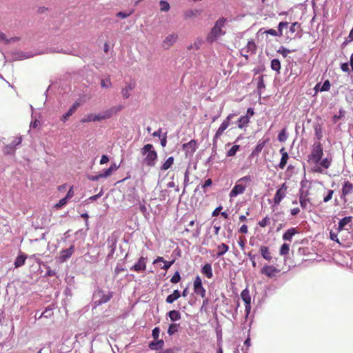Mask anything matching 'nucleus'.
Listing matches in <instances>:
<instances>
[{
	"label": "nucleus",
	"mask_w": 353,
	"mask_h": 353,
	"mask_svg": "<svg viewBox=\"0 0 353 353\" xmlns=\"http://www.w3.org/2000/svg\"><path fill=\"white\" fill-rule=\"evenodd\" d=\"M201 272L208 279H211L213 276L212 265L210 263H205L202 265Z\"/></svg>",
	"instance_id": "nucleus-26"
},
{
	"label": "nucleus",
	"mask_w": 353,
	"mask_h": 353,
	"mask_svg": "<svg viewBox=\"0 0 353 353\" xmlns=\"http://www.w3.org/2000/svg\"><path fill=\"white\" fill-rule=\"evenodd\" d=\"M314 134L318 140H321L323 137V130L321 125L316 124L314 127Z\"/></svg>",
	"instance_id": "nucleus-45"
},
{
	"label": "nucleus",
	"mask_w": 353,
	"mask_h": 353,
	"mask_svg": "<svg viewBox=\"0 0 353 353\" xmlns=\"http://www.w3.org/2000/svg\"><path fill=\"white\" fill-rule=\"evenodd\" d=\"M353 192V184L349 181H345L342 189L341 199L345 203L347 201L346 196Z\"/></svg>",
	"instance_id": "nucleus-13"
},
{
	"label": "nucleus",
	"mask_w": 353,
	"mask_h": 353,
	"mask_svg": "<svg viewBox=\"0 0 353 353\" xmlns=\"http://www.w3.org/2000/svg\"><path fill=\"white\" fill-rule=\"evenodd\" d=\"M257 79H258V81H257V92H258V94H259V97H261V90L265 89V84L264 80H263V75H260L257 78Z\"/></svg>",
	"instance_id": "nucleus-39"
},
{
	"label": "nucleus",
	"mask_w": 353,
	"mask_h": 353,
	"mask_svg": "<svg viewBox=\"0 0 353 353\" xmlns=\"http://www.w3.org/2000/svg\"><path fill=\"white\" fill-rule=\"evenodd\" d=\"M164 341L163 339H154L148 343V347L151 350L159 351L162 350L164 346Z\"/></svg>",
	"instance_id": "nucleus-22"
},
{
	"label": "nucleus",
	"mask_w": 353,
	"mask_h": 353,
	"mask_svg": "<svg viewBox=\"0 0 353 353\" xmlns=\"http://www.w3.org/2000/svg\"><path fill=\"white\" fill-rule=\"evenodd\" d=\"M323 156V148L321 142H315L312 145V152L308 155V161H312L315 164L322 159Z\"/></svg>",
	"instance_id": "nucleus-5"
},
{
	"label": "nucleus",
	"mask_w": 353,
	"mask_h": 353,
	"mask_svg": "<svg viewBox=\"0 0 353 353\" xmlns=\"http://www.w3.org/2000/svg\"><path fill=\"white\" fill-rule=\"evenodd\" d=\"M345 111L343 108L339 109V114H336L332 117V121L334 123H337L340 119L345 117Z\"/></svg>",
	"instance_id": "nucleus-46"
},
{
	"label": "nucleus",
	"mask_w": 353,
	"mask_h": 353,
	"mask_svg": "<svg viewBox=\"0 0 353 353\" xmlns=\"http://www.w3.org/2000/svg\"><path fill=\"white\" fill-rule=\"evenodd\" d=\"M259 252L264 259L268 261H270L272 259L271 253L270 252V249L268 247L265 245L261 246L259 249Z\"/></svg>",
	"instance_id": "nucleus-32"
},
{
	"label": "nucleus",
	"mask_w": 353,
	"mask_h": 353,
	"mask_svg": "<svg viewBox=\"0 0 353 353\" xmlns=\"http://www.w3.org/2000/svg\"><path fill=\"white\" fill-rule=\"evenodd\" d=\"M212 180L211 179H208L205 181L204 183L201 185V188L204 193L207 192V188L212 185Z\"/></svg>",
	"instance_id": "nucleus-58"
},
{
	"label": "nucleus",
	"mask_w": 353,
	"mask_h": 353,
	"mask_svg": "<svg viewBox=\"0 0 353 353\" xmlns=\"http://www.w3.org/2000/svg\"><path fill=\"white\" fill-rule=\"evenodd\" d=\"M237 123L238 128L243 129L250 123V120L247 116L242 115L239 118Z\"/></svg>",
	"instance_id": "nucleus-37"
},
{
	"label": "nucleus",
	"mask_w": 353,
	"mask_h": 353,
	"mask_svg": "<svg viewBox=\"0 0 353 353\" xmlns=\"http://www.w3.org/2000/svg\"><path fill=\"white\" fill-rule=\"evenodd\" d=\"M288 159H289V154H283V156H281V158L280 162L278 165V167L280 169H284L285 167L286 166Z\"/></svg>",
	"instance_id": "nucleus-48"
},
{
	"label": "nucleus",
	"mask_w": 353,
	"mask_h": 353,
	"mask_svg": "<svg viewBox=\"0 0 353 353\" xmlns=\"http://www.w3.org/2000/svg\"><path fill=\"white\" fill-rule=\"evenodd\" d=\"M236 116V114L231 113L229 114L226 119L221 123L219 128L217 129L214 137H213V143H212V150L214 153L217 150V139L221 137L223 134V132L228 128V126L231 124L232 119Z\"/></svg>",
	"instance_id": "nucleus-4"
},
{
	"label": "nucleus",
	"mask_w": 353,
	"mask_h": 353,
	"mask_svg": "<svg viewBox=\"0 0 353 353\" xmlns=\"http://www.w3.org/2000/svg\"><path fill=\"white\" fill-rule=\"evenodd\" d=\"M68 202V200L64 196L57 203L54 205V208L57 209H60L65 205H66Z\"/></svg>",
	"instance_id": "nucleus-57"
},
{
	"label": "nucleus",
	"mask_w": 353,
	"mask_h": 353,
	"mask_svg": "<svg viewBox=\"0 0 353 353\" xmlns=\"http://www.w3.org/2000/svg\"><path fill=\"white\" fill-rule=\"evenodd\" d=\"M146 259L147 258H145V257L141 256L139 259L138 261L136 262L130 268V270L137 272H142L145 271V268H146V264H145Z\"/></svg>",
	"instance_id": "nucleus-17"
},
{
	"label": "nucleus",
	"mask_w": 353,
	"mask_h": 353,
	"mask_svg": "<svg viewBox=\"0 0 353 353\" xmlns=\"http://www.w3.org/2000/svg\"><path fill=\"white\" fill-rule=\"evenodd\" d=\"M218 249L219 251L216 253V256L217 258H219L224 255L228 251L229 246L225 243H222L218 246Z\"/></svg>",
	"instance_id": "nucleus-38"
},
{
	"label": "nucleus",
	"mask_w": 353,
	"mask_h": 353,
	"mask_svg": "<svg viewBox=\"0 0 353 353\" xmlns=\"http://www.w3.org/2000/svg\"><path fill=\"white\" fill-rule=\"evenodd\" d=\"M181 279V274L179 271H176L170 279L172 283H178Z\"/></svg>",
	"instance_id": "nucleus-54"
},
{
	"label": "nucleus",
	"mask_w": 353,
	"mask_h": 353,
	"mask_svg": "<svg viewBox=\"0 0 353 353\" xmlns=\"http://www.w3.org/2000/svg\"><path fill=\"white\" fill-rule=\"evenodd\" d=\"M112 296V292L103 290L97 288V289L94 290L92 296V304L94 307H97L103 303H108Z\"/></svg>",
	"instance_id": "nucleus-3"
},
{
	"label": "nucleus",
	"mask_w": 353,
	"mask_h": 353,
	"mask_svg": "<svg viewBox=\"0 0 353 353\" xmlns=\"http://www.w3.org/2000/svg\"><path fill=\"white\" fill-rule=\"evenodd\" d=\"M173 163H174V157H170L162 164V165L161 167V170L163 171H165V170H168L169 168H170L172 167V165H173Z\"/></svg>",
	"instance_id": "nucleus-41"
},
{
	"label": "nucleus",
	"mask_w": 353,
	"mask_h": 353,
	"mask_svg": "<svg viewBox=\"0 0 353 353\" xmlns=\"http://www.w3.org/2000/svg\"><path fill=\"white\" fill-rule=\"evenodd\" d=\"M182 148L185 151L186 156L192 155L198 148V143L195 139H191L189 142L183 143Z\"/></svg>",
	"instance_id": "nucleus-11"
},
{
	"label": "nucleus",
	"mask_w": 353,
	"mask_h": 353,
	"mask_svg": "<svg viewBox=\"0 0 353 353\" xmlns=\"http://www.w3.org/2000/svg\"><path fill=\"white\" fill-rule=\"evenodd\" d=\"M189 175H190V171H189V169L188 168L184 173V180H183L184 188H183V193L185 192V188L189 185Z\"/></svg>",
	"instance_id": "nucleus-55"
},
{
	"label": "nucleus",
	"mask_w": 353,
	"mask_h": 353,
	"mask_svg": "<svg viewBox=\"0 0 353 353\" xmlns=\"http://www.w3.org/2000/svg\"><path fill=\"white\" fill-rule=\"evenodd\" d=\"M270 218L268 216H265L264 217L261 221H260L259 222V225L261 227V228H265L266 227L268 224H270Z\"/></svg>",
	"instance_id": "nucleus-61"
},
{
	"label": "nucleus",
	"mask_w": 353,
	"mask_h": 353,
	"mask_svg": "<svg viewBox=\"0 0 353 353\" xmlns=\"http://www.w3.org/2000/svg\"><path fill=\"white\" fill-rule=\"evenodd\" d=\"M241 298L244 303L251 302V296L250 295V292L248 288L242 290L241 292Z\"/></svg>",
	"instance_id": "nucleus-40"
},
{
	"label": "nucleus",
	"mask_w": 353,
	"mask_h": 353,
	"mask_svg": "<svg viewBox=\"0 0 353 353\" xmlns=\"http://www.w3.org/2000/svg\"><path fill=\"white\" fill-rule=\"evenodd\" d=\"M350 65V61L341 63L340 64V68L343 72L350 73V69L349 68Z\"/></svg>",
	"instance_id": "nucleus-59"
},
{
	"label": "nucleus",
	"mask_w": 353,
	"mask_h": 353,
	"mask_svg": "<svg viewBox=\"0 0 353 353\" xmlns=\"http://www.w3.org/2000/svg\"><path fill=\"white\" fill-rule=\"evenodd\" d=\"M117 239L114 234L108 236L107 239L108 249L109 250V252L106 256V260L110 261L113 259L114 254L116 250Z\"/></svg>",
	"instance_id": "nucleus-7"
},
{
	"label": "nucleus",
	"mask_w": 353,
	"mask_h": 353,
	"mask_svg": "<svg viewBox=\"0 0 353 353\" xmlns=\"http://www.w3.org/2000/svg\"><path fill=\"white\" fill-rule=\"evenodd\" d=\"M226 19L224 17L219 18L215 23L214 26L212 28L210 32L207 36V41L209 43H213L216 41L219 37L223 36L225 32L222 30V28L225 26Z\"/></svg>",
	"instance_id": "nucleus-2"
},
{
	"label": "nucleus",
	"mask_w": 353,
	"mask_h": 353,
	"mask_svg": "<svg viewBox=\"0 0 353 353\" xmlns=\"http://www.w3.org/2000/svg\"><path fill=\"white\" fill-rule=\"evenodd\" d=\"M332 163V159H329L327 157L321 159L319 162H318V164L320 165V166H317L314 168V171L317 173L323 174L324 173V169H327L330 168Z\"/></svg>",
	"instance_id": "nucleus-16"
},
{
	"label": "nucleus",
	"mask_w": 353,
	"mask_h": 353,
	"mask_svg": "<svg viewBox=\"0 0 353 353\" xmlns=\"http://www.w3.org/2000/svg\"><path fill=\"white\" fill-rule=\"evenodd\" d=\"M34 54L31 52H24L22 51H17L13 53V59L23 60L26 59L31 58Z\"/></svg>",
	"instance_id": "nucleus-29"
},
{
	"label": "nucleus",
	"mask_w": 353,
	"mask_h": 353,
	"mask_svg": "<svg viewBox=\"0 0 353 353\" xmlns=\"http://www.w3.org/2000/svg\"><path fill=\"white\" fill-rule=\"evenodd\" d=\"M285 194H286V192L277 189L276 191L274 197L273 199L274 205H279V203L281 202V201L285 196Z\"/></svg>",
	"instance_id": "nucleus-31"
},
{
	"label": "nucleus",
	"mask_w": 353,
	"mask_h": 353,
	"mask_svg": "<svg viewBox=\"0 0 353 353\" xmlns=\"http://www.w3.org/2000/svg\"><path fill=\"white\" fill-rule=\"evenodd\" d=\"M28 255L26 254L19 251V254L14 261V268H19L23 266L25 264Z\"/></svg>",
	"instance_id": "nucleus-23"
},
{
	"label": "nucleus",
	"mask_w": 353,
	"mask_h": 353,
	"mask_svg": "<svg viewBox=\"0 0 353 353\" xmlns=\"http://www.w3.org/2000/svg\"><path fill=\"white\" fill-rule=\"evenodd\" d=\"M288 138V133L287 132V128L284 127L281 130V131L279 132L277 139L278 141L281 143L285 142L286 140Z\"/></svg>",
	"instance_id": "nucleus-36"
},
{
	"label": "nucleus",
	"mask_w": 353,
	"mask_h": 353,
	"mask_svg": "<svg viewBox=\"0 0 353 353\" xmlns=\"http://www.w3.org/2000/svg\"><path fill=\"white\" fill-rule=\"evenodd\" d=\"M290 251V245L289 244L284 243L281 245L279 249V254L281 256H285L288 254Z\"/></svg>",
	"instance_id": "nucleus-49"
},
{
	"label": "nucleus",
	"mask_w": 353,
	"mask_h": 353,
	"mask_svg": "<svg viewBox=\"0 0 353 353\" xmlns=\"http://www.w3.org/2000/svg\"><path fill=\"white\" fill-rule=\"evenodd\" d=\"M280 270L273 265H265L261 270V273L265 274L269 278H272L276 273H279Z\"/></svg>",
	"instance_id": "nucleus-19"
},
{
	"label": "nucleus",
	"mask_w": 353,
	"mask_h": 353,
	"mask_svg": "<svg viewBox=\"0 0 353 353\" xmlns=\"http://www.w3.org/2000/svg\"><path fill=\"white\" fill-rule=\"evenodd\" d=\"M194 292L204 298L206 294V290L203 286L202 279L200 276L197 275L193 282Z\"/></svg>",
	"instance_id": "nucleus-8"
},
{
	"label": "nucleus",
	"mask_w": 353,
	"mask_h": 353,
	"mask_svg": "<svg viewBox=\"0 0 353 353\" xmlns=\"http://www.w3.org/2000/svg\"><path fill=\"white\" fill-rule=\"evenodd\" d=\"M247 52L254 54L256 50V45L254 40L251 39L248 41L246 46Z\"/></svg>",
	"instance_id": "nucleus-43"
},
{
	"label": "nucleus",
	"mask_w": 353,
	"mask_h": 353,
	"mask_svg": "<svg viewBox=\"0 0 353 353\" xmlns=\"http://www.w3.org/2000/svg\"><path fill=\"white\" fill-rule=\"evenodd\" d=\"M333 194H334V190H328L327 191L326 195L323 196V202L327 203L329 201H330L332 198Z\"/></svg>",
	"instance_id": "nucleus-60"
},
{
	"label": "nucleus",
	"mask_w": 353,
	"mask_h": 353,
	"mask_svg": "<svg viewBox=\"0 0 353 353\" xmlns=\"http://www.w3.org/2000/svg\"><path fill=\"white\" fill-rule=\"evenodd\" d=\"M22 137H15L10 144H7L3 148L5 154H14L18 146L21 144Z\"/></svg>",
	"instance_id": "nucleus-6"
},
{
	"label": "nucleus",
	"mask_w": 353,
	"mask_h": 353,
	"mask_svg": "<svg viewBox=\"0 0 353 353\" xmlns=\"http://www.w3.org/2000/svg\"><path fill=\"white\" fill-rule=\"evenodd\" d=\"M53 314L52 309L50 307H47L43 312H41V314L39 315V319H41L42 317L44 318H49Z\"/></svg>",
	"instance_id": "nucleus-50"
},
{
	"label": "nucleus",
	"mask_w": 353,
	"mask_h": 353,
	"mask_svg": "<svg viewBox=\"0 0 353 353\" xmlns=\"http://www.w3.org/2000/svg\"><path fill=\"white\" fill-rule=\"evenodd\" d=\"M131 14H132V12H124V11H120V12L117 13L116 16L117 17L121 18V19H126L128 17H130L131 15Z\"/></svg>",
	"instance_id": "nucleus-63"
},
{
	"label": "nucleus",
	"mask_w": 353,
	"mask_h": 353,
	"mask_svg": "<svg viewBox=\"0 0 353 353\" xmlns=\"http://www.w3.org/2000/svg\"><path fill=\"white\" fill-rule=\"evenodd\" d=\"M296 50H289L284 46H281L277 50L276 52L281 54L284 58H286L289 53L295 52Z\"/></svg>",
	"instance_id": "nucleus-44"
},
{
	"label": "nucleus",
	"mask_w": 353,
	"mask_h": 353,
	"mask_svg": "<svg viewBox=\"0 0 353 353\" xmlns=\"http://www.w3.org/2000/svg\"><path fill=\"white\" fill-rule=\"evenodd\" d=\"M123 109V106L122 105H118L105 110L103 112L100 113L101 121L111 118L114 115L121 112Z\"/></svg>",
	"instance_id": "nucleus-9"
},
{
	"label": "nucleus",
	"mask_w": 353,
	"mask_h": 353,
	"mask_svg": "<svg viewBox=\"0 0 353 353\" xmlns=\"http://www.w3.org/2000/svg\"><path fill=\"white\" fill-rule=\"evenodd\" d=\"M160 10L162 12H168L170 9V3L165 0L159 1Z\"/></svg>",
	"instance_id": "nucleus-47"
},
{
	"label": "nucleus",
	"mask_w": 353,
	"mask_h": 353,
	"mask_svg": "<svg viewBox=\"0 0 353 353\" xmlns=\"http://www.w3.org/2000/svg\"><path fill=\"white\" fill-rule=\"evenodd\" d=\"M170 319L171 321L175 323L176 321H179L181 319V313L179 310H172L169 311L166 314Z\"/></svg>",
	"instance_id": "nucleus-30"
},
{
	"label": "nucleus",
	"mask_w": 353,
	"mask_h": 353,
	"mask_svg": "<svg viewBox=\"0 0 353 353\" xmlns=\"http://www.w3.org/2000/svg\"><path fill=\"white\" fill-rule=\"evenodd\" d=\"M179 328H180L179 323H172L169 325L168 330H167V333L170 336H173L174 334H176V332H179Z\"/></svg>",
	"instance_id": "nucleus-33"
},
{
	"label": "nucleus",
	"mask_w": 353,
	"mask_h": 353,
	"mask_svg": "<svg viewBox=\"0 0 353 353\" xmlns=\"http://www.w3.org/2000/svg\"><path fill=\"white\" fill-rule=\"evenodd\" d=\"M288 23L287 21H281L278 25V31H279V37H281L283 35V30L284 28H287L288 26Z\"/></svg>",
	"instance_id": "nucleus-52"
},
{
	"label": "nucleus",
	"mask_w": 353,
	"mask_h": 353,
	"mask_svg": "<svg viewBox=\"0 0 353 353\" xmlns=\"http://www.w3.org/2000/svg\"><path fill=\"white\" fill-rule=\"evenodd\" d=\"M246 254L249 257L250 260L251 261L252 267L256 268V262L255 259L256 257H258V255L255 254H252V251L248 252Z\"/></svg>",
	"instance_id": "nucleus-53"
},
{
	"label": "nucleus",
	"mask_w": 353,
	"mask_h": 353,
	"mask_svg": "<svg viewBox=\"0 0 353 353\" xmlns=\"http://www.w3.org/2000/svg\"><path fill=\"white\" fill-rule=\"evenodd\" d=\"M160 332H161V330H160L159 327H155L154 328H153V330H152V336L154 339H159Z\"/></svg>",
	"instance_id": "nucleus-62"
},
{
	"label": "nucleus",
	"mask_w": 353,
	"mask_h": 353,
	"mask_svg": "<svg viewBox=\"0 0 353 353\" xmlns=\"http://www.w3.org/2000/svg\"><path fill=\"white\" fill-rule=\"evenodd\" d=\"M246 186L241 183H239L238 181L236 182L235 185L232 188V189L230 190L229 196L230 198H234L237 196L239 194H241L244 192L245 190Z\"/></svg>",
	"instance_id": "nucleus-14"
},
{
	"label": "nucleus",
	"mask_w": 353,
	"mask_h": 353,
	"mask_svg": "<svg viewBox=\"0 0 353 353\" xmlns=\"http://www.w3.org/2000/svg\"><path fill=\"white\" fill-rule=\"evenodd\" d=\"M112 174V172L110 170L109 168L103 169L101 173H100L101 178H107L110 176Z\"/></svg>",
	"instance_id": "nucleus-64"
},
{
	"label": "nucleus",
	"mask_w": 353,
	"mask_h": 353,
	"mask_svg": "<svg viewBox=\"0 0 353 353\" xmlns=\"http://www.w3.org/2000/svg\"><path fill=\"white\" fill-rule=\"evenodd\" d=\"M331 88V83L329 79H326L324 81L323 84H321L320 92H327L330 90Z\"/></svg>",
	"instance_id": "nucleus-51"
},
{
	"label": "nucleus",
	"mask_w": 353,
	"mask_h": 353,
	"mask_svg": "<svg viewBox=\"0 0 353 353\" xmlns=\"http://www.w3.org/2000/svg\"><path fill=\"white\" fill-rule=\"evenodd\" d=\"M270 68L272 70L276 72L278 74L280 73L281 68V61L279 59L274 58L271 60Z\"/></svg>",
	"instance_id": "nucleus-34"
},
{
	"label": "nucleus",
	"mask_w": 353,
	"mask_h": 353,
	"mask_svg": "<svg viewBox=\"0 0 353 353\" xmlns=\"http://www.w3.org/2000/svg\"><path fill=\"white\" fill-rule=\"evenodd\" d=\"M141 154L145 157L143 159V163L149 166L154 167L156 165L158 154L152 144L147 143L141 148Z\"/></svg>",
	"instance_id": "nucleus-1"
},
{
	"label": "nucleus",
	"mask_w": 353,
	"mask_h": 353,
	"mask_svg": "<svg viewBox=\"0 0 353 353\" xmlns=\"http://www.w3.org/2000/svg\"><path fill=\"white\" fill-rule=\"evenodd\" d=\"M136 86V83L134 81H130L125 83V85L124 88L121 89V94L123 99H128L131 94L130 91L134 90Z\"/></svg>",
	"instance_id": "nucleus-20"
},
{
	"label": "nucleus",
	"mask_w": 353,
	"mask_h": 353,
	"mask_svg": "<svg viewBox=\"0 0 353 353\" xmlns=\"http://www.w3.org/2000/svg\"><path fill=\"white\" fill-rule=\"evenodd\" d=\"M270 139L269 138L266 139H262L259 140L255 146V148L252 150L250 157H254L255 156H258L259 153L262 151L263 148L265 147V145L269 142Z\"/></svg>",
	"instance_id": "nucleus-15"
},
{
	"label": "nucleus",
	"mask_w": 353,
	"mask_h": 353,
	"mask_svg": "<svg viewBox=\"0 0 353 353\" xmlns=\"http://www.w3.org/2000/svg\"><path fill=\"white\" fill-rule=\"evenodd\" d=\"M80 103L79 101H75L67 110L65 113H64L60 118V121L63 123H66L69 118L77 110V109L80 106Z\"/></svg>",
	"instance_id": "nucleus-12"
},
{
	"label": "nucleus",
	"mask_w": 353,
	"mask_h": 353,
	"mask_svg": "<svg viewBox=\"0 0 353 353\" xmlns=\"http://www.w3.org/2000/svg\"><path fill=\"white\" fill-rule=\"evenodd\" d=\"M303 182L302 181L301 183V188L299 190V203H300L301 207L303 209H305L307 207V202H310V199L307 198L309 192L307 190H303Z\"/></svg>",
	"instance_id": "nucleus-10"
},
{
	"label": "nucleus",
	"mask_w": 353,
	"mask_h": 353,
	"mask_svg": "<svg viewBox=\"0 0 353 353\" xmlns=\"http://www.w3.org/2000/svg\"><path fill=\"white\" fill-rule=\"evenodd\" d=\"M100 85L103 88H110L112 86L110 79L108 77L106 79H101Z\"/></svg>",
	"instance_id": "nucleus-56"
},
{
	"label": "nucleus",
	"mask_w": 353,
	"mask_h": 353,
	"mask_svg": "<svg viewBox=\"0 0 353 353\" xmlns=\"http://www.w3.org/2000/svg\"><path fill=\"white\" fill-rule=\"evenodd\" d=\"M101 121L100 113L99 114H88L84 116L80 121L81 123H88V122H97Z\"/></svg>",
	"instance_id": "nucleus-25"
},
{
	"label": "nucleus",
	"mask_w": 353,
	"mask_h": 353,
	"mask_svg": "<svg viewBox=\"0 0 353 353\" xmlns=\"http://www.w3.org/2000/svg\"><path fill=\"white\" fill-rule=\"evenodd\" d=\"M181 296V291L178 289L174 290L172 294H169L166 299L165 302L168 304L173 303L175 301L178 300Z\"/></svg>",
	"instance_id": "nucleus-27"
},
{
	"label": "nucleus",
	"mask_w": 353,
	"mask_h": 353,
	"mask_svg": "<svg viewBox=\"0 0 353 353\" xmlns=\"http://www.w3.org/2000/svg\"><path fill=\"white\" fill-rule=\"evenodd\" d=\"M201 14V10L198 9H190L184 12V18L185 19L196 17Z\"/></svg>",
	"instance_id": "nucleus-35"
},
{
	"label": "nucleus",
	"mask_w": 353,
	"mask_h": 353,
	"mask_svg": "<svg viewBox=\"0 0 353 353\" xmlns=\"http://www.w3.org/2000/svg\"><path fill=\"white\" fill-rule=\"evenodd\" d=\"M241 146L235 144L231 147V148L227 152L226 157H231L236 155L238 151H239Z\"/></svg>",
	"instance_id": "nucleus-42"
},
{
	"label": "nucleus",
	"mask_w": 353,
	"mask_h": 353,
	"mask_svg": "<svg viewBox=\"0 0 353 353\" xmlns=\"http://www.w3.org/2000/svg\"><path fill=\"white\" fill-rule=\"evenodd\" d=\"M297 233L298 230L296 228H290L283 234V240L291 241L292 237Z\"/></svg>",
	"instance_id": "nucleus-28"
},
{
	"label": "nucleus",
	"mask_w": 353,
	"mask_h": 353,
	"mask_svg": "<svg viewBox=\"0 0 353 353\" xmlns=\"http://www.w3.org/2000/svg\"><path fill=\"white\" fill-rule=\"evenodd\" d=\"M74 252V245H71L68 248L63 249L60 253V261L65 262L69 259Z\"/></svg>",
	"instance_id": "nucleus-21"
},
{
	"label": "nucleus",
	"mask_w": 353,
	"mask_h": 353,
	"mask_svg": "<svg viewBox=\"0 0 353 353\" xmlns=\"http://www.w3.org/2000/svg\"><path fill=\"white\" fill-rule=\"evenodd\" d=\"M178 39V35L176 34H168L163 42V46L164 48L168 49L172 45L176 42Z\"/></svg>",
	"instance_id": "nucleus-24"
},
{
	"label": "nucleus",
	"mask_w": 353,
	"mask_h": 353,
	"mask_svg": "<svg viewBox=\"0 0 353 353\" xmlns=\"http://www.w3.org/2000/svg\"><path fill=\"white\" fill-rule=\"evenodd\" d=\"M353 219L352 216H347L342 218L339 220L338 227L336 228L337 232H341L344 230H347V226L349 225L351 228L350 223Z\"/></svg>",
	"instance_id": "nucleus-18"
}]
</instances>
